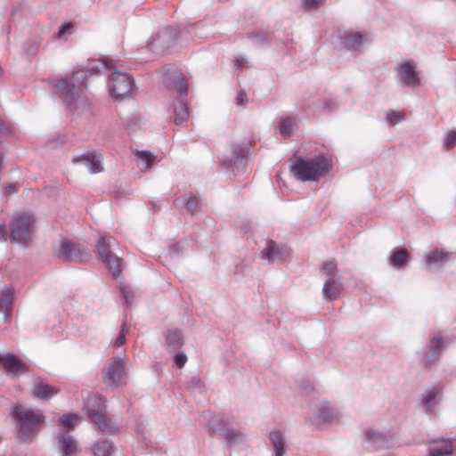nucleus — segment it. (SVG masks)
I'll use <instances>...</instances> for the list:
<instances>
[{"label":"nucleus","mask_w":456,"mask_h":456,"mask_svg":"<svg viewBox=\"0 0 456 456\" xmlns=\"http://www.w3.org/2000/svg\"><path fill=\"white\" fill-rule=\"evenodd\" d=\"M332 165V159L326 155H319L310 159L297 158L291 166V172L302 182H316L330 172Z\"/></svg>","instance_id":"1"},{"label":"nucleus","mask_w":456,"mask_h":456,"mask_svg":"<svg viewBox=\"0 0 456 456\" xmlns=\"http://www.w3.org/2000/svg\"><path fill=\"white\" fill-rule=\"evenodd\" d=\"M86 78V74L82 70L74 72L73 80L78 81V85H75L68 79H61L53 86L60 91L61 96L67 106L71 110H77L79 106H84L87 103V100L83 93V82Z\"/></svg>","instance_id":"2"},{"label":"nucleus","mask_w":456,"mask_h":456,"mask_svg":"<svg viewBox=\"0 0 456 456\" xmlns=\"http://www.w3.org/2000/svg\"><path fill=\"white\" fill-rule=\"evenodd\" d=\"M16 428L20 436L28 437L37 427L45 422V417L43 413L27 408L23 405H17L12 411Z\"/></svg>","instance_id":"3"},{"label":"nucleus","mask_w":456,"mask_h":456,"mask_svg":"<svg viewBox=\"0 0 456 456\" xmlns=\"http://www.w3.org/2000/svg\"><path fill=\"white\" fill-rule=\"evenodd\" d=\"M83 411L102 431H112L113 425L106 415V404L102 397L87 392L85 396Z\"/></svg>","instance_id":"4"},{"label":"nucleus","mask_w":456,"mask_h":456,"mask_svg":"<svg viewBox=\"0 0 456 456\" xmlns=\"http://www.w3.org/2000/svg\"><path fill=\"white\" fill-rule=\"evenodd\" d=\"M34 216L29 212H18L10 224V239L13 243L27 244L34 232Z\"/></svg>","instance_id":"5"},{"label":"nucleus","mask_w":456,"mask_h":456,"mask_svg":"<svg viewBox=\"0 0 456 456\" xmlns=\"http://www.w3.org/2000/svg\"><path fill=\"white\" fill-rule=\"evenodd\" d=\"M116 240L113 237H102L97 243L96 250L101 260L106 265L113 277L117 278L121 273L122 259L113 254L110 248Z\"/></svg>","instance_id":"6"},{"label":"nucleus","mask_w":456,"mask_h":456,"mask_svg":"<svg viewBox=\"0 0 456 456\" xmlns=\"http://www.w3.org/2000/svg\"><path fill=\"white\" fill-rule=\"evenodd\" d=\"M134 86V78L126 72L113 71L109 79L110 95L116 100L126 97Z\"/></svg>","instance_id":"7"},{"label":"nucleus","mask_w":456,"mask_h":456,"mask_svg":"<svg viewBox=\"0 0 456 456\" xmlns=\"http://www.w3.org/2000/svg\"><path fill=\"white\" fill-rule=\"evenodd\" d=\"M57 257L61 261L84 262L90 258V253L80 244L64 240L57 252Z\"/></svg>","instance_id":"8"},{"label":"nucleus","mask_w":456,"mask_h":456,"mask_svg":"<svg viewBox=\"0 0 456 456\" xmlns=\"http://www.w3.org/2000/svg\"><path fill=\"white\" fill-rule=\"evenodd\" d=\"M102 373V380L107 387H117L125 375L124 363L118 358H111Z\"/></svg>","instance_id":"9"},{"label":"nucleus","mask_w":456,"mask_h":456,"mask_svg":"<svg viewBox=\"0 0 456 456\" xmlns=\"http://www.w3.org/2000/svg\"><path fill=\"white\" fill-rule=\"evenodd\" d=\"M164 83L167 88H172L179 94H186L187 83L183 73L176 68L169 69L166 74Z\"/></svg>","instance_id":"10"},{"label":"nucleus","mask_w":456,"mask_h":456,"mask_svg":"<svg viewBox=\"0 0 456 456\" xmlns=\"http://www.w3.org/2000/svg\"><path fill=\"white\" fill-rule=\"evenodd\" d=\"M102 155L98 154L95 151H88L85 154L77 155L74 157V163L85 162L89 165L91 173H100L102 171Z\"/></svg>","instance_id":"11"},{"label":"nucleus","mask_w":456,"mask_h":456,"mask_svg":"<svg viewBox=\"0 0 456 456\" xmlns=\"http://www.w3.org/2000/svg\"><path fill=\"white\" fill-rule=\"evenodd\" d=\"M60 391L61 390L58 387H54L42 381L35 382L31 389L32 395L41 400L51 399L57 395Z\"/></svg>","instance_id":"12"},{"label":"nucleus","mask_w":456,"mask_h":456,"mask_svg":"<svg viewBox=\"0 0 456 456\" xmlns=\"http://www.w3.org/2000/svg\"><path fill=\"white\" fill-rule=\"evenodd\" d=\"M401 75L403 82L409 86H417L419 85V79L414 69V66L410 61H405L397 69Z\"/></svg>","instance_id":"13"},{"label":"nucleus","mask_w":456,"mask_h":456,"mask_svg":"<svg viewBox=\"0 0 456 456\" xmlns=\"http://www.w3.org/2000/svg\"><path fill=\"white\" fill-rule=\"evenodd\" d=\"M132 151L135 157L138 168L142 172L149 170L156 159V156L150 151L139 150H132Z\"/></svg>","instance_id":"14"},{"label":"nucleus","mask_w":456,"mask_h":456,"mask_svg":"<svg viewBox=\"0 0 456 456\" xmlns=\"http://www.w3.org/2000/svg\"><path fill=\"white\" fill-rule=\"evenodd\" d=\"M343 284L341 282H338L335 281L334 279H330L327 281L322 288V293L324 298L333 301L340 297L342 290H343Z\"/></svg>","instance_id":"15"},{"label":"nucleus","mask_w":456,"mask_h":456,"mask_svg":"<svg viewBox=\"0 0 456 456\" xmlns=\"http://www.w3.org/2000/svg\"><path fill=\"white\" fill-rule=\"evenodd\" d=\"M0 362L7 371L12 373L24 372L26 370L25 364L12 354L3 355L0 358Z\"/></svg>","instance_id":"16"},{"label":"nucleus","mask_w":456,"mask_h":456,"mask_svg":"<svg viewBox=\"0 0 456 456\" xmlns=\"http://www.w3.org/2000/svg\"><path fill=\"white\" fill-rule=\"evenodd\" d=\"M13 303V292L9 288H4L0 291V312H4V319L5 320L11 312Z\"/></svg>","instance_id":"17"},{"label":"nucleus","mask_w":456,"mask_h":456,"mask_svg":"<svg viewBox=\"0 0 456 456\" xmlns=\"http://www.w3.org/2000/svg\"><path fill=\"white\" fill-rule=\"evenodd\" d=\"M451 256V253L443 249H435L427 255L426 263L428 265L446 264Z\"/></svg>","instance_id":"18"},{"label":"nucleus","mask_w":456,"mask_h":456,"mask_svg":"<svg viewBox=\"0 0 456 456\" xmlns=\"http://www.w3.org/2000/svg\"><path fill=\"white\" fill-rule=\"evenodd\" d=\"M340 39L348 50H356L362 45L364 37L361 33L349 32L341 36Z\"/></svg>","instance_id":"19"},{"label":"nucleus","mask_w":456,"mask_h":456,"mask_svg":"<svg viewBox=\"0 0 456 456\" xmlns=\"http://www.w3.org/2000/svg\"><path fill=\"white\" fill-rule=\"evenodd\" d=\"M174 122L176 125H183L187 122L189 117V109L184 102L180 101L176 102L174 106Z\"/></svg>","instance_id":"20"},{"label":"nucleus","mask_w":456,"mask_h":456,"mask_svg":"<svg viewBox=\"0 0 456 456\" xmlns=\"http://www.w3.org/2000/svg\"><path fill=\"white\" fill-rule=\"evenodd\" d=\"M410 256L406 248L395 249L390 256V262L395 267H402L407 263Z\"/></svg>","instance_id":"21"},{"label":"nucleus","mask_w":456,"mask_h":456,"mask_svg":"<svg viewBox=\"0 0 456 456\" xmlns=\"http://www.w3.org/2000/svg\"><path fill=\"white\" fill-rule=\"evenodd\" d=\"M60 444H61V451L65 456L71 455L77 449L76 441L68 434L61 436Z\"/></svg>","instance_id":"22"},{"label":"nucleus","mask_w":456,"mask_h":456,"mask_svg":"<svg viewBox=\"0 0 456 456\" xmlns=\"http://www.w3.org/2000/svg\"><path fill=\"white\" fill-rule=\"evenodd\" d=\"M270 440L273 445L275 456H283L285 447L282 435L277 430L272 431L270 434Z\"/></svg>","instance_id":"23"},{"label":"nucleus","mask_w":456,"mask_h":456,"mask_svg":"<svg viewBox=\"0 0 456 456\" xmlns=\"http://www.w3.org/2000/svg\"><path fill=\"white\" fill-rule=\"evenodd\" d=\"M112 452V444L108 441L99 442L94 446V453L95 456H111Z\"/></svg>","instance_id":"24"},{"label":"nucleus","mask_w":456,"mask_h":456,"mask_svg":"<svg viewBox=\"0 0 456 456\" xmlns=\"http://www.w3.org/2000/svg\"><path fill=\"white\" fill-rule=\"evenodd\" d=\"M296 126V120L293 118H282L280 124V133L284 137L291 135L293 129Z\"/></svg>","instance_id":"25"},{"label":"nucleus","mask_w":456,"mask_h":456,"mask_svg":"<svg viewBox=\"0 0 456 456\" xmlns=\"http://www.w3.org/2000/svg\"><path fill=\"white\" fill-rule=\"evenodd\" d=\"M453 452V447L451 444L446 443L442 446L434 447L429 451V456H448Z\"/></svg>","instance_id":"26"},{"label":"nucleus","mask_w":456,"mask_h":456,"mask_svg":"<svg viewBox=\"0 0 456 456\" xmlns=\"http://www.w3.org/2000/svg\"><path fill=\"white\" fill-rule=\"evenodd\" d=\"M80 419L81 418L77 414L64 415L61 419V423L62 427L67 428L68 429H71Z\"/></svg>","instance_id":"27"},{"label":"nucleus","mask_w":456,"mask_h":456,"mask_svg":"<svg viewBox=\"0 0 456 456\" xmlns=\"http://www.w3.org/2000/svg\"><path fill=\"white\" fill-rule=\"evenodd\" d=\"M265 256L269 261H274L278 258V247L275 242L271 240L266 243Z\"/></svg>","instance_id":"28"},{"label":"nucleus","mask_w":456,"mask_h":456,"mask_svg":"<svg viewBox=\"0 0 456 456\" xmlns=\"http://www.w3.org/2000/svg\"><path fill=\"white\" fill-rule=\"evenodd\" d=\"M322 271L330 276V279H333L338 273V265L334 261H325L323 262Z\"/></svg>","instance_id":"29"},{"label":"nucleus","mask_w":456,"mask_h":456,"mask_svg":"<svg viewBox=\"0 0 456 456\" xmlns=\"http://www.w3.org/2000/svg\"><path fill=\"white\" fill-rule=\"evenodd\" d=\"M167 342L172 346H178L182 345V335L180 331L169 332L167 335Z\"/></svg>","instance_id":"30"},{"label":"nucleus","mask_w":456,"mask_h":456,"mask_svg":"<svg viewBox=\"0 0 456 456\" xmlns=\"http://www.w3.org/2000/svg\"><path fill=\"white\" fill-rule=\"evenodd\" d=\"M403 119L404 114L400 111L392 110L387 114V120L391 126H395Z\"/></svg>","instance_id":"31"},{"label":"nucleus","mask_w":456,"mask_h":456,"mask_svg":"<svg viewBox=\"0 0 456 456\" xmlns=\"http://www.w3.org/2000/svg\"><path fill=\"white\" fill-rule=\"evenodd\" d=\"M222 435L227 441H236L242 436L239 430L233 428H224Z\"/></svg>","instance_id":"32"},{"label":"nucleus","mask_w":456,"mask_h":456,"mask_svg":"<svg viewBox=\"0 0 456 456\" xmlns=\"http://www.w3.org/2000/svg\"><path fill=\"white\" fill-rule=\"evenodd\" d=\"M443 341L444 339L442 338H433L431 339L429 347L433 355H436L437 353L440 352L443 346Z\"/></svg>","instance_id":"33"},{"label":"nucleus","mask_w":456,"mask_h":456,"mask_svg":"<svg viewBox=\"0 0 456 456\" xmlns=\"http://www.w3.org/2000/svg\"><path fill=\"white\" fill-rule=\"evenodd\" d=\"M198 205H199V200L195 196L188 195L186 197L185 206L189 211H191V212L195 211L198 208Z\"/></svg>","instance_id":"34"},{"label":"nucleus","mask_w":456,"mask_h":456,"mask_svg":"<svg viewBox=\"0 0 456 456\" xmlns=\"http://www.w3.org/2000/svg\"><path fill=\"white\" fill-rule=\"evenodd\" d=\"M126 334V323L124 322L122 325V329L119 332V335L115 341V344H114L115 346L118 347L125 343Z\"/></svg>","instance_id":"35"},{"label":"nucleus","mask_w":456,"mask_h":456,"mask_svg":"<svg viewBox=\"0 0 456 456\" xmlns=\"http://www.w3.org/2000/svg\"><path fill=\"white\" fill-rule=\"evenodd\" d=\"M187 362V356L184 353H177L175 356V362L178 368H183Z\"/></svg>","instance_id":"36"},{"label":"nucleus","mask_w":456,"mask_h":456,"mask_svg":"<svg viewBox=\"0 0 456 456\" xmlns=\"http://www.w3.org/2000/svg\"><path fill=\"white\" fill-rule=\"evenodd\" d=\"M456 143V131H451L447 134L445 144L448 149H452Z\"/></svg>","instance_id":"37"},{"label":"nucleus","mask_w":456,"mask_h":456,"mask_svg":"<svg viewBox=\"0 0 456 456\" xmlns=\"http://www.w3.org/2000/svg\"><path fill=\"white\" fill-rule=\"evenodd\" d=\"M322 0H305V6L307 9H317Z\"/></svg>","instance_id":"38"},{"label":"nucleus","mask_w":456,"mask_h":456,"mask_svg":"<svg viewBox=\"0 0 456 456\" xmlns=\"http://www.w3.org/2000/svg\"><path fill=\"white\" fill-rule=\"evenodd\" d=\"M248 98L246 93H239L237 94L236 102L238 105H243L248 102Z\"/></svg>","instance_id":"39"},{"label":"nucleus","mask_w":456,"mask_h":456,"mask_svg":"<svg viewBox=\"0 0 456 456\" xmlns=\"http://www.w3.org/2000/svg\"><path fill=\"white\" fill-rule=\"evenodd\" d=\"M71 28H72V26L69 23L62 25L59 30L58 37H61L62 35H64L66 33V31L70 29Z\"/></svg>","instance_id":"40"},{"label":"nucleus","mask_w":456,"mask_h":456,"mask_svg":"<svg viewBox=\"0 0 456 456\" xmlns=\"http://www.w3.org/2000/svg\"><path fill=\"white\" fill-rule=\"evenodd\" d=\"M5 236H6L5 224H0V240H5Z\"/></svg>","instance_id":"41"},{"label":"nucleus","mask_w":456,"mask_h":456,"mask_svg":"<svg viewBox=\"0 0 456 456\" xmlns=\"http://www.w3.org/2000/svg\"><path fill=\"white\" fill-rule=\"evenodd\" d=\"M434 398H435V394L428 395L427 396V398L425 399V404L428 406Z\"/></svg>","instance_id":"42"},{"label":"nucleus","mask_w":456,"mask_h":456,"mask_svg":"<svg viewBox=\"0 0 456 456\" xmlns=\"http://www.w3.org/2000/svg\"><path fill=\"white\" fill-rule=\"evenodd\" d=\"M374 437L379 438V436L376 433H370V432L367 433L368 441H372L374 439Z\"/></svg>","instance_id":"43"},{"label":"nucleus","mask_w":456,"mask_h":456,"mask_svg":"<svg viewBox=\"0 0 456 456\" xmlns=\"http://www.w3.org/2000/svg\"><path fill=\"white\" fill-rule=\"evenodd\" d=\"M430 362H431V359H428V360H426V361H425V362H424V365H425L426 367H429V366H430Z\"/></svg>","instance_id":"44"},{"label":"nucleus","mask_w":456,"mask_h":456,"mask_svg":"<svg viewBox=\"0 0 456 456\" xmlns=\"http://www.w3.org/2000/svg\"><path fill=\"white\" fill-rule=\"evenodd\" d=\"M237 62H238V65H239V66H240V65H242L243 61H242V60H240V59H238V60H237Z\"/></svg>","instance_id":"45"},{"label":"nucleus","mask_w":456,"mask_h":456,"mask_svg":"<svg viewBox=\"0 0 456 456\" xmlns=\"http://www.w3.org/2000/svg\"><path fill=\"white\" fill-rule=\"evenodd\" d=\"M220 420L222 421V423H224V425L226 424V421L224 418H221Z\"/></svg>","instance_id":"46"},{"label":"nucleus","mask_w":456,"mask_h":456,"mask_svg":"<svg viewBox=\"0 0 456 456\" xmlns=\"http://www.w3.org/2000/svg\"><path fill=\"white\" fill-rule=\"evenodd\" d=\"M455 439H456V436H455Z\"/></svg>","instance_id":"47"}]
</instances>
